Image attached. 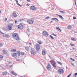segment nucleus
Segmentation results:
<instances>
[{
  "label": "nucleus",
  "mask_w": 77,
  "mask_h": 77,
  "mask_svg": "<svg viewBox=\"0 0 77 77\" xmlns=\"http://www.w3.org/2000/svg\"><path fill=\"white\" fill-rule=\"evenodd\" d=\"M12 36L13 38H15L16 40H17V41H19L20 39L19 38V37L18 36L17 33H13L12 35Z\"/></svg>",
  "instance_id": "nucleus-1"
},
{
  "label": "nucleus",
  "mask_w": 77,
  "mask_h": 77,
  "mask_svg": "<svg viewBox=\"0 0 77 77\" xmlns=\"http://www.w3.org/2000/svg\"><path fill=\"white\" fill-rule=\"evenodd\" d=\"M58 72L60 74H62L64 73V70L62 69H60L59 70Z\"/></svg>",
  "instance_id": "nucleus-2"
},
{
  "label": "nucleus",
  "mask_w": 77,
  "mask_h": 77,
  "mask_svg": "<svg viewBox=\"0 0 77 77\" xmlns=\"http://www.w3.org/2000/svg\"><path fill=\"white\" fill-rule=\"evenodd\" d=\"M42 34L44 36H48V33L45 31H43L42 33Z\"/></svg>",
  "instance_id": "nucleus-3"
},
{
  "label": "nucleus",
  "mask_w": 77,
  "mask_h": 77,
  "mask_svg": "<svg viewBox=\"0 0 77 77\" xmlns=\"http://www.w3.org/2000/svg\"><path fill=\"white\" fill-rule=\"evenodd\" d=\"M27 22L29 24H32L33 23V21L32 20H27Z\"/></svg>",
  "instance_id": "nucleus-4"
},
{
  "label": "nucleus",
  "mask_w": 77,
  "mask_h": 77,
  "mask_svg": "<svg viewBox=\"0 0 77 77\" xmlns=\"http://www.w3.org/2000/svg\"><path fill=\"white\" fill-rule=\"evenodd\" d=\"M40 47H41V45H40L38 44L36 45V48L37 50L38 51L39 50V49H40Z\"/></svg>",
  "instance_id": "nucleus-5"
},
{
  "label": "nucleus",
  "mask_w": 77,
  "mask_h": 77,
  "mask_svg": "<svg viewBox=\"0 0 77 77\" xmlns=\"http://www.w3.org/2000/svg\"><path fill=\"white\" fill-rule=\"evenodd\" d=\"M18 28L20 29H23V25H22L21 24H20L18 26Z\"/></svg>",
  "instance_id": "nucleus-6"
},
{
  "label": "nucleus",
  "mask_w": 77,
  "mask_h": 77,
  "mask_svg": "<svg viewBox=\"0 0 77 77\" xmlns=\"http://www.w3.org/2000/svg\"><path fill=\"white\" fill-rule=\"evenodd\" d=\"M46 68L48 70H50L51 69V66L50 65V64H48L47 66L46 67Z\"/></svg>",
  "instance_id": "nucleus-7"
},
{
  "label": "nucleus",
  "mask_w": 77,
  "mask_h": 77,
  "mask_svg": "<svg viewBox=\"0 0 77 77\" xmlns=\"http://www.w3.org/2000/svg\"><path fill=\"white\" fill-rule=\"evenodd\" d=\"M31 53L32 54H33L34 55L36 54V51L34 50L31 51Z\"/></svg>",
  "instance_id": "nucleus-8"
},
{
  "label": "nucleus",
  "mask_w": 77,
  "mask_h": 77,
  "mask_svg": "<svg viewBox=\"0 0 77 77\" xmlns=\"http://www.w3.org/2000/svg\"><path fill=\"white\" fill-rule=\"evenodd\" d=\"M8 28L9 30H11L12 29V26H11V25H8Z\"/></svg>",
  "instance_id": "nucleus-9"
},
{
  "label": "nucleus",
  "mask_w": 77,
  "mask_h": 77,
  "mask_svg": "<svg viewBox=\"0 0 77 77\" xmlns=\"http://www.w3.org/2000/svg\"><path fill=\"white\" fill-rule=\"evenodd\" d=\"M30 8L32 9V10L33 11H35V10L36 9V8L33 6H31Z\"/></svg>",
  "instance_id": "nucleus-10"
},
{
  "label": "nucleus",
  "mask_w": 77,
  "mask_h": 77,
  "mask_svg": "<svg viewBox=\"0 0 77 77\" xmlns=\"http://www.w3.org/2000/svg\"><path fill=\"white\" fill-rule=\"evenodd\" d=\"M12 56L14 57H17V54L16 53H14L13 54Z\"/></svg>",
  "instance_id": "nucleus-11"
},
{
  "label": "nucleus",
  "mask_w": 77,
  "mask_h": 77,
  "mask_svg": "<svg viewBox=\"0 0 77 77\" xmlns=\"http://www.w3.org/2000/svg\"><path fill=\"white\" fill-rule=\"evenodd\" d=\"M11 74H13V75H15V76L17 75V74L15 73V72L14 71H12Z\"/></svg>",
  "instance_id": "nucleus-12"
},
{
  "label": "nucleus",
  "mask_w": 77,
  "mask_h": 77,
  "mask_svg": "<svg viewBox=\"0 0 77 77\" xmlns=\"http://www.w3.org/2000/svg\"><path fill=\"white\" fill-rule=\"evenodd\" d=\"M56 15H57L58 16V17H60V18H61V20H63L64 19V18H63V17H62V16L60 15H59L58 14H56Z\"/></svg>",
  "instance_id": "nucleus-13"
},
{
  "label": "nucleus",
  "mask_w": 77,
  "mask_h": 77,
  "mask_svg": "<svg viewBox=\"0 0 77 77\" xmlns=\"http://www.w3.org/2000/svg\"><path fill=\"white\" fill-rule=\"evenodd\" d=\"M52 66L54 68H56V62H54L52 64Z\"/></svg>",
  "instance_id": "nucleus-14"
},
{
  "label": "nucleus",
  "mask_w": 77,
  "mask_h": 77,
  "mask_svg": "<svg viewBox=\"0 0 77 77\" xmlns=\"http://www.w3.org/2000/svg\"><path fill=\"white\" fill-rule=\"evenodd\" d=\"M56 28L57 29V30H58V31H59V32H61V30L60 28H59V27H56Z\"/></svg>",
  "instance_id": "nucleus-15"
},
{
  "label": "nucleus",
  "mask_w": 77,
  "mask_h": 77,
  "mask_svg": "<svg viewBox=\"0 0 77 77\" xmlns=\"http://www.w3.org/2000/svg\"><path fill=\"white\" fill-rule=\"evenodd\" d=\"M17 53L19 56H20V55H21V52L20 51H17Z\"/></svg>",
  "instance_id": "nucleus-16"
},
{
  "label": "nucleus",
  "mask_w": 77,
  "mask_h": 77,
  "mask_svg": "<svg viewBox=\"0 0 77 77\" xmlns=\"http://www.w3.org/2000/svg\"><path fill=\"white\" fill-rule=\"evenodd\" d=\"M13 15L15 17H17V14H16L15 13H14L13 14Z\"/></svg>",
  "instance_id": "nucleus-17"
},
{
  "label": "nucleus",
  "mask_w": 77,
  "mask_h": 77,
  "mask_svg": "<svg viewBox=\"0 0 77 77\" xmlns=\"http://www.w3.org/2000/svg\"><path fill=\"white\" fill-rule=\"evenodd\" d=\"M42 53L43 56H44V55H45L46 53L45 51H42Z\"/></svg>",
  "instance_id": "nucleus-18"
},
{
  "label": "nucleus",
  "mask_w": 77,
  "mask_h": 77,
  "mask_svg": "<svg viewBox=\"0 0 77 77\" xmlns=\"http://www.w3.org/2000/svg\"><path fill=\"white\" fill-rule=\"evenodd\" d=\"M2 74H3V75H7L8 73L7 72H4L2 73Z\"/></svg>",
  "instance_id": "nucleus-19"
},
{
  "label": "nucleus",
  "mask_w": 77,
  "mask_h": 77,
  "mask_svg": "<svg viewBox=\"0 0 77 77\" xmlns=\"http://www.w3.org/2000/svg\"><path fill=\"white\" fill-rule=\"evenodd\" d=\"M50 62H51V64H52V63H54V62H55V61H54V60H52Z\"/></svg>",
  "instance_id": "nucleus-20"
},
{
  "label": "nucleus",
  "mask_w": 77,
  "mask_h": 77,
  "mask_svg": "<svg viewBox=\"0 0 77 77\" xmlns=\"http://www.w3.org/2000/svg\"><path fill=\"white\" fill-rule=\"evenodd\" d=\"M71 39L72 41H76V39L74 38H71Z\"/></svg>",
  "instance_id": "nucleus-21"
},
{
  "label": "nucleus",
  "mask_w": 77,
  "mask_h": 77,
  "mask_svg": "<svg viewBox=\"0 0 77 77\" xmlns=\"http://www.w3.org/2000/svg\"><path fill=\"white\" fill-rule=\"evenodd\" d=\"M57 63H58V64H59V65H62V63L59 61L57 62Z\"/></svg>",
  "instance_id": "nucleus-22"
},
{
  "label": "nucleus",
  "mask_w": 77,
  "mask_h": 77,
  "mask_svg": "<svg viewBox=\"0 0 77 77\" xmlns=\"http://www.w3.org/2000/svg\"><path fill=\"white\" fill-rule=\"evenodd\" d=\"M16 51V49H14L11 50L12 52H15Z\"/></svg>",
  "instance_id": "nucleus-23"
},
{
  "label": "nucleus",
  "mask_w": 77,
  "mask_h": 77,
  "mask_svg": "<svg viewBox=\"0 0 77 77\" xmlns=\"http://www.w3.org/2000/svg\"><path fill=\"white\" fill-rule=\"evenodd\" d=\"M26 50H27V51H28L29 50V48L28 47H27L25 48Z\"/></svg>",
  "instance_id": "nucleus-24"
},
{
  "label": "nucleus",
  "mask_w": 77,
  "mask_h": 77,
  "mask_svg": "<svg viewBox=\"0 0 77 77\" xmlns=\"http://www.w3.org/2000/svg\"><path fill=\"white\" fill-rule=\"evenodd\" d=\"M72 28L71 26H69L68 27V29H71Z\"/></svg>",
  "instance_id": "nucleus-25"
},
{
  "label": "nucleus",
  "mask_w": 77,
  "mask_h": 77,
  "mask_svg": "<svg viewBox=\"0 0 77 77\" xmlns=\"http://www.w3.org/2000/svg\"><path fill=\"white\" fill-rule=\"evenodd\" d=\"M50 37L52 39H54V37H53L51 35H50Z\"/></svg>",
  "instance_id": "nucleus-26"
},
{
  "label": "nucleus",
  "mask_w": 77,
  "mask_h": 77,
  "mask_svg": "<svg viewBox=\"0 0 77 77\" xmlns=\"http://www.w3.org/2000/svg\"><path fill=\"white\" fill-rule=\"evenodd\" d=\"M17 5H18V6H20V7H22V5H20V4H19V3H18V2H17Z\"/></svg>",
  "instance_id": "nucleus-27"
},
{
  "label": "nucleus",
  "mask_w": 77,
  "mask_h": 77,
  "mask_svg": "<svg viewBox=\"0 0 77 77\" xmlns=\"http://www.w3.org/2000/svg\"><path fill=\"white\" fill-rule=\"evenodd\" d=\"M3 53L4 54H6V51H5V50H3Z\"/></svg>",
  "instance_id": "nucleus-28"
},
{
  "label": "nucleus",
  "mask_w": 77,
  "mask_h": 77,
  "mask_svg": "<svg viewBox=\"0 0 77 77\" xmlns=\"http://www.w3.org/2000/svg\"><path fill=\"white\" fill-rule=\"evenodd\" d=\"M5 36L6 37H7V38H9V36L8 34H5Z\"/></svg>",
  "instance_id": "nucleus-29"
},
{
  "label": "nucleus",
  "mask_w": 77,
  "mask_h": 77,
  "mask_svg": "<svg viewBox=\"0 0 77 77\" xmlns=\"http://www.w3.org/2000/svg\"><path fill=\"white\" fill-rule=\"evenodd\" d=\"M70 59L71 60H72L73 61H75V60L74 59H72V58H70Z\"/></svg>",
  "instance_id": "nucleus-30"
},
{
  "label": "nucleus",
  "mask_w": 77,
  "mask_h": 77,
  "mask_svg": "<svg viewBox=\"0 0 77 77\" xmlns=\"http://www.w3.org/2000/svg\"><path fill=\"white\" fill-rule=\"evenodd\" d=\"M38 43H39V44H42V42H41L40 41H38Z\"/></svg>",
  "instance_id": "nucleus-31"
},
{
  "label": "nucleus",
  "mask_w": 77,
  "mask_h": 77,
  "mask_svg": "<svg viewBox=\"0 0 77 77\" xmlns=\"http://www.w3.org/2000/svg\"><path fill=\"white\" fill-rule=\"evenodd\" d=\"M60 12H61V13H62V14H64L65 13V12H64L63 11H60Z\"/></svg>",
  "instance_id": "nucleus-32"
},
{
  "label": "nucleus",
  "mask_w": 77,
  "mask_h": 77,
  "mask_svg": "<svg viewBox=\"0 0 77 77\" xmlns=\"http://www.w3.org/2000/svg\"><path fill=\"white\" fill-rule=\"evenodd\" d=\"M45 19H48L50 18V17H45Z\"/></svg>",
  "instance_id": "nucleus-33"
},
{
  "label": "nucleus",
  "mask_w": 77,
  "mask_h": 77,
  "mask_svg": "<svg viewBox=\"0 0 77 77\" xmlns=\"http://www.w3.org/2000/svg\"><path fill=\"white\" fill-rule=\"evenodd\" d=\"M0 58H1V59H3V56H2V55H0Z\"/></svg>",
  "instance_id": "nucleus-34"
},
{
  "label": "nucleus",
  "mask_w": 77,
  "mask_h": 77,
  "mask_svg": "<svg viewBox=\"0 0 77 77\" xmlns=\"http://www.w3.org/2000/svg\"><path fill=\"white\" fill-rule=\"evenodd\" d=\"M77 73H75V77H77Z\"/></svg>",
  "instance_id": "nucleus-35"
},
{
  "label": "nucleus",
  "mask_w": 77,
  "mask_h": 77,
  "mask_svg": "<svg viewBox=\"0 0 77 77\" xmlns=\"http://www.w3.org/2000/svg\"><path fill=\"white\" fill-rule=\"evenodd\" d=\"M70 45L71 46H72V47L74 46V45L71 43L70 44Z\"/></svg>",
  "instance_id": "nucleus-36"
},
{
  "label": "nucleus",
  "mask_w": 77,
  "mask_h": 77,
  "mask_svg": "<svg viewBox=\"0 0 77 77\" xmlns=\"http://www.w3.org/2000/svg\"><path fill=\"white\" fill-rule=\"evenodd\" d=\"M71 74H69V75H68L67 77H70V76H71Z\"/></svg>",
  "instance_id": "nucleus-37"
},
{
  "label": "nucleus",
  "mask_w": 77,
  "mask_h": 77,
  "mask_svg": "<svg viewBox=\"0 0 77 77\" xmlns=\"http://www.w3.org/2000/svg\"><path fill=\"white\" fill-rule=\"evenodd\" d=\"M3 46V44H0V47H1Z\"/></svg>",
  "instance_id": "nucleus-38"
},
{
  "label": "nucleus",
  "mask_w": 77,
  "mask_h": 77,
  "mask_svg": "<svg viewBox=\"0 0 77 77\" xmlns=\"http://www.w3.org/2000/svg\"><path fill=\"white\" fill-rule=\"evenodd\" d=\"M71 65H72V66H74V64L73 63L71 62Z\"/></svg>",
  "instance_id": "nucleus-39"
},
{
  "label": "nucleus",
  "mask_w": 77,
  "mask_h": 77,
  "mask_svg": "<svg viewBox=\"0 0 77 77\" xmlns=\"http://www.w3.org/2000/svg\"><path fill=\"white\" fill-rule=\"evenodd\" d=\"M56 18H52V20H56Z\"/></svg>",
  "instance_id": "nucleus-40"
},
{
  "label": "nucleus",
  "mask_w": 77,
  "mask_h": 77,
  "mask_svg": "<svg viewBox=\"0 0 77 77\" xmlns=\"http://www.w3.org/2000/svg\"><path fill=\"white\" fill-rule=\"evenodd\" d=\"M55 21H59V20L57 19L56 18V19H55Z\"/></svg>",
  "instance_id": "nucleus-41"
},
{
  "label": "nucleus",
  "mask_w": 77,
  "mask_h": 77,
  "mask_svg": "<svg viewBox=\"0 0 77 77\" xmlns=\"http://www.w3.org/2000/svg\"><path fill=\"white\" fill-rule=\"evenodd\" d=\"M7 21V18H5L4 20V21Z\"/></svg>",
  "instance_id": "nucleus-42"
},
{
  "label": "nucleus",
  "mask_w": 77,
  "mask_h": 77,
  "mask_svg": "<svg viewBox=\"0 0 77 77\" xmlns=\"http://www.w3.org/2000/svg\"><path fill=\"white\" fill-rule=\"evenodd\" d=\"M27 2H31V1H30V0H26Z\"/></svg>",
  "instance_id": "nucleus-43"
},
{
  "label": "nucleus",
  "mask_w": 77,
  "mask_h": 77,
  "mask_svg": "<svg viewBox=\"0 0 77 77\" xmlns=\"http://www.w3.org/2000/svg\"><path fill=\"white\" fill-rule=\"evenodd\" d=\"M23 21V19H20V20H19L20 21Z\"/></svg>",
  "instance_id": "nucleus-44"
},
{
  "label": "nucleus",
  "mask_w": 77,
  "mask_h": 77,
  "mask_svg": "<svg viewBox=\"0 0 77 77\" xmlns=\"http://www.w3.org/2000/svg\"><path fill=\"white\" fill-rule=\"evenodd\" d=\"M52 35L54 36H57V35H54V34H52Z\"/></svg>",
  "instance_id": "nucleus-45"
},
{
  "label": "nucleus",
  "mask_w": 77,
  "mask_h": 77,
  "mask_svg": "<svg viewBox=\"0 0 77 77\" xmlns=\"http://www.w3.org/2000/svg\"><path fill=\"white\" fill-rule=\"evenodd\" d=\"M15 1L17 2V3H18V0H15Z\"/></svg>",
  "instance_id": "nucleus-46"
},
{
  "label": "nucleus",
  "mask_w": 77,
  "mask_h": 77,
  "mask_svg": "<svg viewBox=\"0 0 77 77\" xmlns=\"http://www.w3.org/2000/svg\"><path fill=\"white\" fill-rule=\"evenodd\" d=\"M73 18L74 20H75V19H76V17H73Z\"/></svg>",
  "instance_id": "nucleus-47"
},
{
  "label": "nucleus",
  "mask_w": 77,
  "mask_h": 77,
  "mask_svg": "<svg viewBox=\"0 0 77 77\" xmlns=\"http://www.w3.org/2000/svg\"><path fill=\"white\" fill-rule=\"evenodd\" d=\"M24 53L23 52H22L21 53L22 55H24Z\"/></svg>",
  "instance_id": "nucleus-48"
},
{
  "label": "nucleus",
  "mask_w": 77,
  "mask_h": 77,
  "mask_svg": "<svg viewBox=\"0 0 77 77\" xmlns=\"http://www.w3.org/2000/svg\"><path fill=\"white\" fill-rule=\"evenodd\" d=\"M28 31H29L30 30V28H28L27 29Z\"/></svg>",
  "instance_id": "nucleus-49"
},
{
  "label": "nucleus",
  "mask_w": 77,
  "mask_h": 77,
  "mask_svg": "<svg viewBox=\"0 0 77 77\" xmlns=\"http://www.w3.org/2000/svg\"><path fill=\"white\" fill-rule=\"evenodd\" d=\"M0 33H2V34H4V33L2 32L1 31H0Z\"/></svg>",
  "instance_id": "nucleus-50"
},
{
  "label": "nucleus",
  "mask_w": 77,
  "mask_h": 77,
  "mask_svg": "<svg viewBox=\"0 0 77 77\" xmlns=\"http://www.w3.org/2000/svg\"><path fill=\"white\" fill-rule=\"evenodd\" d=\"M11 68H12V67H13V65H11Z\"/></svg>",
  "instance_id": "nucleus-51"
},
{
  "label": "nucleus",
  "mask_w": 77,
  "mask_h": 77,
  "mask_svg": "<svg viewBox=\"0 0 77 77\" xmlns=\"http://www.w3.org/2000/svg\"><path fill=\"white\" fill-rule=\"evenodd\" d=\"M72 50H75V48H73Z\"/></svg>",
  "instance_id": "nucleus-52"
},
{
  "label": "nucleus",
  "mask_w": 77,
  "mask_h": 77,
  "mask_svg": "<svg viewBox=\"0 0 77 77\" xmlns=\"http://www.w3.org/2000/svg\"><path fill=\"white\" fill-rule=\"evenodd\" d=\"M17 23V20H15V23Z\"/></svg>",
  "instance_id": "nucleus-53"
},
{
  "label": "nucleus",
  "mask_w": 77,
  "mask_h": 77,
  "mask_svg": "<svg viewBox=\"0 0 77 77\" xmlns=\"http://www.w3.org/2000/svg\"><path fill=\"white\" fill-rule=\"evenodd\" d=\"M16 60H17V61H20V60L19 59H17Z\"/></svg>",
  "instance_id": "nucleus-54"
},
{
  "label": "nucleus",
  "mask_w": 77,
  "mask_h": 77,
  "mask_svg": "<svg viewBox=\"0 0 77 77\" xmlns=\"http://www.w3.org/2000/svg\"><path fill=\"white\" fill-rule=\"evenodd\" d=\"M11 26H13V23H11Z\"/></svg>",
  "instance_id": "nucleus-55"
},
{
  "label": "nucleus",
  "mask_w": 77,
  "mask_h": 77,
  "mask_svg": "<svg viewBox=\"0 0 77 77\" xmlns=\"http://www.w3.org/2000/svg\"><path fill=\"white\" fill-rule=\"evenodd\" d=\"M66 69L67 70L68 69V67H67V66H66Z\"/></svg>",
  "instance_id": "nucleus-56"
},
{
  "label": "nucleus",
  "mask_w": 77,
  "mask_h": 77,
  "mask_svg": "<svg viewBox=\"0 0 77 77\" xmlns=\"http://www.w3.org/2000/svg\"><path fill=\"white\" fill-rule=\"evenodd\" d=\"M75 5H76V6H77V5H76V2H75Z\"/></svg>",
  "instance_id": "nucleus-57"
},
{
  "label": "nucleus",
  "mask_w": 77,
  "mask_h": 77,
  "mask_svg": "<svg viewBox=\"0 0 77 77\" xmlns=\"http://www.w3.org/2000/svg\"><path fill=\"white\" fill-rule=\"evenodd\" d=\"M3 37H5V34H3Z\"/></svg>",
  "instance_id": "nucleus-58"
},
{
  "label": "nucleus",
  "mask_w": 77,
  "mask_h": 77,
  "mask_svg": "<svg viewBox=\"0 0 77 77\" xmlns=\"http://www.w3.org/2000/svg\"><path fill=\"white\" fill-rule=\"evenodd\" d=\"M1 13H2V11H1V10H0V14Z\"/></svg>",
  "instance_id": "nucleus-59"
},
{
  "label": "nucleus",
  "mask_w": 77,
  "mask_h": 77,
  "mask_svg": "<svg viewBox=\"0 0 77 77\" xmlns=\"http://www.w3.org/2000/svg\"><path fill=\"white\" fill-rule=\"evenodd\" d=\"M27 5L28 6H29V4H27Z\"/></svg>",
  "instance_id": "nucleus-60"
},
{
  "label": "nucleus",
  "mask_w": 77,
  "mask_h": 77,
  "mask_svg": "<svg viewBox=\"0 0 77 77\" xmlns=\"http://www.w3.org/2000/svg\"><path fill=\"white\" fill-rule=\"evenodd\" d=\"M52 10H53L54 9V8H52Z\"/></svg>",
  "instance_id": "nucleus-61"
},
{
  "label": "nucleus",
  "mask_w": 77,
  "mask_h": 77,
  "mask_svg": "<svg viewBox=\"0 0 77 77\" xmlns=\"http://www.w3.org/2000/svg\"><path fill=\"white\" fill-rule=\"evenodd\" d=\"M29 45H32V44L31 43H29Z\"/></svg>",
  "instance_id": "nucleus-62"
},
{
  "label": "nucleus",
  "mask_w": 77,
  "mask_h": 77,
  "mask_svg": "<svg viewBox=\"0 0 77 77\" xmlns=\"http://www.w3.org/2000/svg\"><path fill=\"white\" fill-rule=\"evenodd\" d=\"M52 22H53V21L51 22L50 23H52Z\"/></svg>",
  "instance_id": "nucleus-63"
},
{
  "label": "nucleus",
  "mask_w": 77,
  "mask_h": 77,
  "mask_svg": "<svg viewBox=\"0 0 77 77\" xmlns=\"http://www.w3.org/2000/svg\"><path fill=\"white\" fill-rule=\"evenodd\" d=\"M76 0H75V2Z\"/></svg>",
  "instance_id": "nucleus-64"
}]
</instances>
